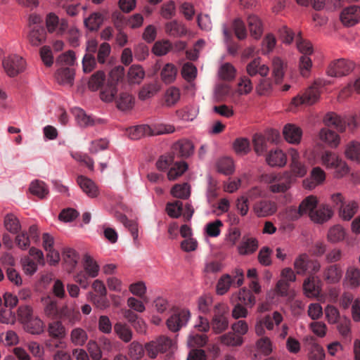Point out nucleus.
<instances>
[{
    "label": "nucleus",
    "instance_id": "1",
    "mask_svg": "<svg viewBox=\"0 0 360 360\" xmlns=\"http://www.w3.org/2000/svg\"><path fill=\"white\" fill-rule=\"evenodd\" d=\"M294 269L297 274L308 277L303 283V290L307 297H316L320 292L321 283L316 274L321 269V264L316 259H311L307 254H301L294 261Z\"/></svg>",
    "mask_w": 360,
    "mask_h": 360
},
{
    "label": "nucleus",
    "instance_id": "2",
    "mask_svg": "<svg viewBox=\"0 0 360 360\" xmlns=\"http://www.w3.org/2000/svg\"><path fill=\"white\" fill-rule=\"evenodd\" d=\"M229 307L224 303H217L213 308L210 321L211 329L215 334H221L229 328Z\"/></svg>",
    "mask_w": 360,
    "mask_h": 360
},
{
    "label": "nucleus",
    "instance_id": "3",
    "mask_svg": "<svg viewBox=\"0 0 360 360\" xmlns=\"http://www.w3.org/2000/svg\"><path fill=\"white\" fill-rule=\"evenodd\" d=\"M99 97L105 102L115 101L117 108L121 110L132 108L135 100L129 91H99Z\"/></svg>",
    "mask_w": 360,
    "mask_h": 360
},
{
    "label": "nucleus",
    "instance_id": "4",
    "mask_svg": "<svg viewBox=\"0 0 360 360\" xmlns=\"http://www.w3.org/2000/svg\"><path fill=\"white\" fill-rule=\"evenodd\" d=\"M323 122L327 127H333L339 132L345 131L347 127L351 131L357 127V122L354 117L342 119L334 112H328L323 118Z\"/></svg>",
    "mask_w": 360,
    "mask_h": 360
},
{
    "label": "nucleus",
    "instance_id": "5",
    "mask_svg": "<svg viewBox=\"0 0 360 360\" xmlns=\"http://www.w3.org/2000/svg\"><path fill=\"white\" fill-rule=\"evenodd\" d=\"M354 68L355 64L352 61L340 58L332 61L328 65L326 74L332 77H342L349 75Z\"/></svg>",
    "mask_w": 360,
    "mask_h": 360
},
{
    "label": "nucleus",
    "instance_id": "6",
    "mask_svg": "<svg viewBox=\"0 0 360 360\" xmlns=\"http://www.w3.org/2000/svg\"><path fill=\"white\" fill-rule=\"evenodd\" d=\"M173 346L172 340L165 335H161L155 340L146 344L145 349L148 356L151 359L157 357L158 353H164L171 349Z\"/></svg>",
    "mask_w": 360,
    "mask_h": 360
},
{
    "label": "nucleus",
    "instance_id": "7",
    "mask_svg": "<svg viewBox=\"0 0 360 360\" xmlns=\"http://www.w3.org/2000/svg\"><path fill=\"white\" fill-rule=\"evenodd\" d=\"M322 164L327 168L335 169L337 170L336 176L341 177L348 172V167L334 153L326 150L321 155Z\"/></svg>",
    "mask_w": 360,
    "mask_h": 360
},
{
    "label": "nucleus",
    "instance_id": "8",
    "mask_svg": "<svg viewBox=\"0 0 360 360\" xmlns=\"http://www.w3.org/2000/svg\"><path fill=\"white\" fill-rule=\"evenodd\" d=\"M4 71L9 77H15L24 71L25 68V60L15 54L5 58L2 61Z\"/></svg>",
    "mask_w": 360,
    "mask_h": 360
},
{
    "label": "nucleus",
    "instance_id": "9",
    "mask_svg": "<svg viewBox=\"0 0 360 360\" xmlns=\"http://www.w3.org/2000/svg\"><path fill=\"white\" fill-rule=\"evenodd\" d=\"M191 316L187 309H178L175 311L167 320L166 325L172 332H177L185 326Z\"/></svg>",
    "mask_w": 360,
    "mask_h": 360
},
{
    "label": "nucleus",
    "instance_id": "10",
    "mask_svg": "<svg viewBox=\"0 0 360 360\" xmlns=\"http://www.w3.org/2000/svg\"><path fill=\"white\" fill-rule=\"evenodd\" d=\"M252 210L257 217H266L274 214L277 210V206L272 201L261 200L253 205Z\"/></svg>",
    "mask_w": 360,
    "mask_h": 360
},
{
    "label": "nucleus",
    "instance_id": "11",
    "mask_svg": "<svg viewBox=\"0 0 360 360\" xmlns=\"http://www.w3.org/2000/svg\"><path fill=\"white\" fill-rule=\"evenodd\" d=\"M342 269L340 264H329L322 271L323 279L328 284L340 282L342 276Z\"/></svg>",
    "mask_w": 360,
    "mask_h": 360
},
{
    "label": "nucleus",
    "instance_id": "12",
    "mask_svg": "<svg viewBox=\"0 0 360 360\" xmlns=\"http://www.w3.org/2000/svg\"><path fill=\"white\" fill-rule=\"evenodd\" d=\"M320 98L319 91H300L292 100L291 105L295 107L309 105L315 103Z\"/></svg>",
    "mask_w": 360,
    "mask_h": 360
},
{
    "label": "nucleus",
    "instance_id": "13",
    "mask_svg": "<svg viewBox=\"0 0 360 360\" xmlns=\"http://www.w3.org/2000/svg\"><path fill=\"white\" fill-rule=\"evenodd\" d=\"M360 19V7L352 6L341 12L340 20L345 26L351 27L356 25Z\"/></svg>",
    "mask_w": 360,
    "mask_h": 360
},
{
    "label": "nucleus",
    "instance_id": "14",
    "mask_svg": "<svg viewBox=\"0 0 360 360\" xmlns=\"http://www.w3.org/2000/svg\"><path fill=\"white\" fill-rule=\"evenodd\" d=\"M71 112L75 116L77 124L80 127H87L97 124H101L102 122L101 120H95L91 116L86 115L85 111L80 108H72Z\"/></svg>",
    "mask_w": 360,
    "mask_h": 360
},
{
    "label": "nucleus",
    "instance_id": "15",
    "mask_svg": "<svg viewBox=\"0 0 360 360\" xmlns=\"http://www.w3.org/2000/svg\"><path fill=\"white\" fill-rule=\"evenodd\" d=\"M77 182L88 197L94 198L99 195L98 188L91 179L80 175L77 177Z\"/></svg>",
    "mask_w": 360,
    "mask_h": 360
},
{
    "label": "nucleus",
    "instance_id": "16",
    "mask_svg": "<svg viewBox=\"0 0 360 360\" xmlns=\"http://www.w3.org/2000/svg\"><path fill=\"white\" fill-rule=\"evenodd\" d=\"M288 155L290 158V168L292 172L298 176H303L307 173L305 165L300 161L299 153L294 148L288 150Z\"/></svg>",
    "mask_w": 360,
    "mask_h": 360
},
{
    "label": "nucleus",
    "instance_id": "17",
    "mask_svg": "<svg viewBox=\"0 0 360 360\" xmlns=\"http://www.w3.org/2000/svg\"><path fill=\"white\" fill-rule=\"evenodd\" d=\"M165 33L172 37H182L188 33L186 25L176 20L167 22L165 25Z\"/></svg>",
    "mask_w": 360,
    "mask_h": 360
},
{
    "label": "nucleus",
    "instance_id": "18",
    "mask_svg": "<svg viewBox=\"0 0 360 360\" xmlns=\"http://www.w3.org/2000/svg\"><path fill=\"white\" fill-rule=\"evenodd\" d=\"M258 248V240L248 235L243 236L238 246V252L240 255H248L254 253Z\"/></svg>",
    "mask_w": 360,
    "mask_h": 360
},
{
    "label": "nucleus",
    "instance_id": "19",
    "mask_svg": "<svg viewBox=\"0 0 360 360\" xmlns=\"http://www.w3.org/2000/svg\"><path fill=\"white\" fill-rule=\"evenodd\" d=\"M46 29L42 25H34L31 27L28 39L32 46H39L46 41Z\"/></svg>",
    "mask_w": 360,
    "mask_h": 360
},
{
    "label": "nucleus",
    "instance_id": "20",
    "mask_svg": "<svg viewBox=\"0 0 360 360\" xmlns=\"http://www.w3.org/2000/svg\"><path fill=\"white\" fill-rule=\"evenodd\" d=\"M193 145L188 140H181L176 142L172 148V155H176L182 158H188L193 153Z\"/></svg>",
    "mask_w": 360,
    "mask_h": 360
},
{
    "label": "nucleus",
    "instance_id": "21",
    "mask_svg": "<svg viewBox=\"0 0 360 360\" xmlns=\"http://www.w3.org/2000/svg\"><path fill=\"white\" fill-rule=\"evenodd\" d=\"M285 140L291 143H298L302 137V130L293 124H287L283 130Z\"/></svg>",
    "mask_w": 360,
    "mask_h": 360
},
{
    "label": "nucleus",
    "instance_id": "22",
    "mask_svg": "<svg viewBox=\"0 0 360 360\" xmlns=\"http://www.w3.org/2000/svg\"><path fill=\"white\" fill-rule=\"evenodd\" d=\"M326 179L325 172L319 167L312 169L310 174V179L305 180L304 184L309 189H313L317 185L321 184Z\"/></svg>",
    "mask_w": 360,
    "mask_h": 360
},
{
    "label": "nucleus",
    "instance_id": "23",
    "mask_svg": "<svg viewBox=\"0 0 360 360\" xmlns=\"http://www.w3.org/2000/svg\"><path fill=\"white\" fill-rule=\"evenodd\" d=\"M246 70L250 76L257 74L262 77H266L269 72V68L266 65H261L260 58H256L247 65Z\"/></svg>",
    "mask_w": 360,
    "mask_h": 360
},
{
    "label": "nucleus",
    "instance_id": "24",
    "mask_svg": "<svg viewBox=\"0 0 360 360\" xmlns=\"http://www.w3.org/2000/svg\"><path fill=\"white\" fill-rule=\"evenodd\" d=\"M266 161L271 167H283L286 164L287 158L281 150L276 149L268 153Z\"/></svg>",
    "mask_w": 360,
    "mask_h": 360
},
{
    "label": "nucleus",
    "instance_id": "25",
    "mask_svg": "<svg viewBox=\"0 0 360 360\" xmlns=\"http://www.w3.org/2000/svg\"><path fill=\"white\" fill-rule=\"evenodd\" d=\"M332 216V210L328 205H323L312 212L310 219L316 223L321 224L328 221Z\"/></svg>",
    "mask_w": 360,
    "mask_h": 360
},
{
    "label": "nucleus",
    "instance_id": "26",
    "mask_svg": "<svg viewBox=\"0 0 360 360\" xmlns=\"http://www.w3.org/2000/svg\"><path fill=\"white\" fill-rule=\"evenodd\" d=\"M56 319H60L63 321H68L71 323H75L80 319L79 311L69 307L68 305L62 307L58 309V315Z\"/></svg>",
    "mask_w": 360,
    "mask_h": 360
},
{
    "label": "nucleus",
    "instance_id": "27",
    "mask_svg": "<svg viewBox=\"0 0 360 360\" xmlns=\"http://www.w3.org/2000/svg\"><path fill=\"white\" fill-rule=\"evenodd\" d=\"M124 73L125 70L123 66L117 65L114 67L108 74V86L110 88H115L123 80Z\"/></svg>",
    "mask_w": 360,
    "mask_h": 360
},
{
    "label": "nucleus",
    "instance_id": "28",
    "mask_svg": "<svg viewBox=\"0 0 360 360\" xmlns=\"http://www.w3.org/2000/svg\"><path fill=\"white\" fill-rule=\"evenodd\" d=\"M41 303L46 316L51 319H56L58 315V309L56 300L50 296L41 297Z\"/></svg>",
    "mask_w": 360,
    "mask_h": 360
},
{
    "label": "nucleus",
    "instance_id": "29",
    "mask_svg": "<svg viewBox=\"0 0 360 360\" xmlns=\"http://www.w3.org/2000/svg\"><path fill=\"white\" fill-rule=\"evenodd\" d=\"M104 20V15L99 12L92 13L88 18H85L84 23L85 27L91 32L97 31Z\"/></svg>",
    "mask_w": 360,
    "mask_h": 360
},
{
    "label": "nucleus",
    "instance_id": "30",
    "mask_svg": "<svg viewBox=\"0 0 360 360\" xmlns=\"http://www.w3.org/2000/svg\"><path fill=\"white\" fill-rule=\"evenodd\" d=\"M145 77V71L140 65H132L127 72V78L130 84H140Z\"/></svg>",
    "mask_w": 360,
    "mask_h": 360
},
{
    "label": "nucleus",
    "instance_id": "31",
    "mask_svg": "<svg viewBox=\"0 0 360 360\" xmlns=\"http://www.w3.org/2000/svg\"><path fill=\"white\" fill-rule=\"evenodd\" d=\"M75 70L70 68H62L57 70L56 79L57 82L63 85H71L73 83Z\"/></svg>",
    "mask_w": 360,
    "mask_h": 360
},
{
    "label": "nucleus",
    "instance_id": "32",
    "mask_svg": "<svg viewBox=\"0 0 360 360\" xmlns=\"http://www.w3.org/2000/svg\"><path fill=\"white\" fill-rule=\"evenodd\" d=\"M318 205V200L316 197L314 195H309L306 197L298 206V209L303 216L308 214L311 217V214L316 208Z\"/></svg>",
    "mask_w": 360,
    "mask_h": 360
},
{
    "label": "nucleus",
    "instance_id": "33",
    "mask_svg": "<svg viewBox=\"0 0 360 360\" xmlns=\"http://www.w3.org/2000/svg\"><path fill=\"white\" fill-rule=\"evenodd\" d=\"M63 258L67 266V270L71 273L78 263L79 255L74 249L68 248L64 249Z\"/></svg>",
    "mask_w": 360,
    "mask_h": 360
},
{
    "label": "nucleus",
    "instance_id": "34",
    "mask_svg": "<svg viewBox=\"0 0 360 360\" xmlns=\"http://www.w3.org/2000/svg\"><path fill=\"white\" fill-rule=\"evenodd\" d=\"M149 131H150V126L141 124L128 128L127 129V135L131 139L138 140L146 135L149 136Z\"/></svg>",
    "mask_w": 360,
    "mask_h": 360
},
{
    "label": "nucleus",
    "instance_id": "35",
    "mask_svg": "<svg viewBox=\"0 0 360 360\" xmlns=\"http://www.w3.org/2000/svg\"><path fill=\"white\" fill-rule=\"evenodd\" d=\"M114 331L123 342H129L133 337V332L126 323L117 322L114 326Z\"/></svg>",
    "mask_w": 360,
    "mask_h": 360
},
{
    "label": "nucleus",
    "instance_id": "36",
    "mask_svg": "<svg viewBox=\"0 0 360 360\" xmlns=\"http://www.w3.org/2000/svg\"><path fill=\"white\" fill-rule=\"evenodd\" d=\"M23 325L25 330L33 335H39L44 331V323L37 316H33Z\"/></svg>",
    "mask_w": 360,
    "mask_h": 360
},
{
    "label": "nucleus",
    "instance_id": "37",
    "mask_svg": "<svg viewBox=\"0 0 360 360\" xmlns=\"http://www.w3.org/2000/svg\"><path fill=\"white\" fill-rule=\"evenodd\" d=\"M320 139L330 147H337L340 143V136L333 131L323 128L320 131L319 133Z\"/></svg>",
    "mask_w": 360,
    "mask_h": 360
},
{
    "label": "nucleus",
    "instance_id": "38",
    "mask_svg": "<svg viewBox=\"0 0 360 360\" xmlns=\"http://www.w3.org/2000/svg\"><path fill=\"white\" fill-rule=\"evenodd\" d=\"M84 271L88 274L90 278H95L98 276L99 266L97 262L89 255H85L84 257Z\"/></svg>",
    "mask_w": 360,
    "mask_h": 360
},
{
    "label": "nucleus",
    "instance_id": "39",
    "mask_svg": "<svg viewBox=\"0 0 360 360\" xmlns=\"http://www.w3.org/2000/svg\"><path fill=\"white\" fill-rule=\"evenodd\" d=\"M273 75L276 83H280L284 76L287 68L286 63L278 57L272 60Z\"/></svg>",
    "mask_w": 360,
    "mask_h": 360
},
{
    "label": "nucleus",
    "instance_id": "40",
    "mask_svg": "<svg viewBox=\"0 0 360 360\" xmlns=\"http://www.w3.org/2000/svg\"><path fill=\"white\" fill-rule=\"evenodd\" d=\"M30 191L32 194L43 199L49 194V188L46 184L40 180L33 181L30 186Z\"/></svg>",
    "mask_w": 360,
    "mask_h": 360
},
{
    "label": "nucleus",
    "instance_id": "41",
    "mask_svg": "<svg viewBox=\"0 0 360 360\" xmlns=\"http://www.w3.org/2000/svg\"><path fill=\"white\" fill-rule=\"evenodd\" d=\"M345 280L351 288L360 286V269L354 267H349L346 271Z\"/></svg>",
    "mask_w": 360,
    "mask_h": 360
},
{
    "label": "nucleus",
    "instance_id": "42",
    "mask_svg": "<svg viewBox=\"0 0 360 360\" xmlns=\"http://www.w3.org/2000/svg\"><path fill=\"white\" fill-rule=\"evenodd\" d=\"M70 338V342L75 346L81 347L86 343L88 339V335L84 329L81 328H75L71 330Z\"/></svg>",
    "mask_w": 360,
    "mask_h": 360
},
{
    "label": "nucleus",
    "instance_id": "43",
    "mask_svg": "<svg viewBox=\"0 0 360 360\" xmlns=\"http://www.w3.org/2000/svg\"><path fill=\"white\" fill-rule=\"evenodd\" d=\"M48 333L53 339H63L65 336V328L60 321H54L49 324Z\"/></svg>",
    "mask_w": 360,
    "mask_h": 360
},
{
    "label": "nucleus",
    "instance_id": "44",
    "mask_svg": "<svg viewBox=\"0 0 360 360\" xmlns=\"http://www.w3.org/2000/svg\"><path fill=\"white\" fill-rule=\"evenodd\" d=\"M358 205L354 201H349L348 203L345 202L342 207H340V217L344 220L349 221L355 214Z\"/></svg>",
    "mask_w": 360,
    "mask_h": 360
},
{
    "label": "nucleus",
    "instance_id": "45",
    "mask_svg": "<svg viewBox=\"0 0 360 360\" xmlns=\"http://www.w3.org/2000/svg\"><path fill=\"white\" fill-rule=\"evenodd\" d=\"M4 226L10 233L16 234L18 233L21 229V225L19 219L13 214H7L4 217Z\"/></svg>",
    "mask_w": 360,
    "mask_h": 360
},
{
    "label": "nucleus",
    "instance_id": "46",
    "mask_svg": "<svg viewBox=\"0 0 360 360\" xmlns=\"http://www.w3.org/2000/svg\"><path fill=\"white\" fill-rule=\"evenodd\" d=\"M248 23L251 35L255 39L259 38L262 34V26L259 18L254 15H250Z\"/></svg>",
    "mask_w": 360,
    "mask_h": 360
},
{
    "label": "nucleus",
    "instance_id": "47",
    "mask_svg": "<svg viewBox=\"0 0 360 360\" xmlns=\"http://www.w3.org/2000/svg\"><path fill=\"white\" fill-rule=\"evenodd\" d=\"M237 299L241 304L247 307H252L255 304V297L250 290L245 288L240 290Z\"/></svg>",
    "mask_w": 360,
    "mask_h": 360
},
{
    "label": "nucleus",
    "instance_id": "48",
    "mask_svg": "<svg viewBox=\"0 0 360 360\" xmlns=\"http://www.w3.org/2000/svg\"><path fill=\"white\" fill-rule=\"evenodd\" d=\"M207 340V335L193 332L188 337L187 345L193 349H195V347H202L206 345Z\"/></svg>",
    "mask_w": 360,
    "mask_h": 360
},
{
    "label": "nucleus",
    "instance_id": "49",
    "mask_svg": "<svg viewBox=\"0 0 360 360\" xmlns=\"http://www.w3.org/2000/svg\"><path fill=\"white\" fill-rule=\"evenodd\" d=\"M345 155L348 159L360 163V143L351 141L348 143L345 150Z\"/></svg>",
    "mask_w": 360,
    "mask_h": 360
},
{
    "label": "nucleus",
    "instance_id": "50",
    "mask_svg": "<svg viewBox=\"0 0 360 360\" xmlns=\"http://www.w3.org/2000/svg\"><path fill=\"white\" fill-rule=\"evenodd\" d=\"M177 70L176 67L171 64H166L161 71V79L165 84H171L176 78Z\"/></svg>",
    "mask_w": 360,
    "mask_h": 360
},
{
    "label": "nucleus",
    "instance_id": "51",
    "mask_svg": "<svg viewBox=\"0 0 360 360\" xmlns=\"http://www.w3.org/2000/svg\"><path fill=\"white\" fill-rule=\"evenodd\" d=\"M249 91H214V98L218 102H236L235 96H239L243 94H248Z\"/></svg>",
    "mask_w": 360,
    "mask_h": 360
},
{
    "label": "nucleus",
    "instance_id": "52",
    "mask_svg": "<svg viewBox=\"0 0 360 360\" xmlns=\"http://www.w3.org/2000/svg\"><path fill=\"white\" fill-rule=\"evenodd\" d=\"M106 81V76L103 70H98L90 77L88 85L91 89L102 88Z\"/></svg>",
    "mask_w": 360,
    "mask_h": 360
},
{
    "label": "nucleus",
    "instance_id": "53",
    "mask_svg": "<svg viewBox=\"0 0 360 360\" xmlns=\"http://www.w3.org/2000/svg\"><path fill=\"white\" fill-rule=\"evenodd\" d=\"M290 180L288 177L278 176L276 183L269 186V189L273 193H283L290 187Z\"/></svg>",
    "mask_w": 360,
    "mask_h": 360
},
{
    "label": "nucleus",
    "instance_id": "54",
    "mask_svg": "<svg viewBox=\"0 0 360 360\" xmlns=\"http://www.w3.org/2000/svg\"><path fill=\"white\" fill-rule=\"evenodd\" d=\"M188 169V165L185 162H176L167 173L168 179L171 181L176 180L181 176Z\"/></svg>",
    "mask_w": 360,
    "mask_h": 360
},
{
    "label": "nucleus",
    "instance_id": "55",
    "mask_svg": "<svg viewBox=\"0 0 360 360\" xmlns=\"http://www.w3.org/2000/svg\"><path fill=\"white\" fill-rule=\"evenodd\" d=\"M171 193L174 198L187 199L191 194L190 186L187 183L176 184L172 187Z\"/></svg>",
    "mask_w": 360,
    "mask_h": 360
},
{
    "label": "nucleus",
    "instance_id": "56",
    "mask_svg": "<svg viewBox=\"0 0 360 360\" xmlns=\"http://www.w3.org/2000/svg\"><path fill=\"white\" fill-rule=\"evenodd\" d=\"M183 211V203L180 200L167 202L166 205V212L172 218H179Z\"/></svg>",
    "mask_w": 360,
    "mask_h": 360
},
{
    "label": "nucleus",
    "instance_id": "57",
    "mask_svg": "<svg viewBox=\"0 0 360 360\" xmlns=\"http://www.w3.org/2000/svg\"><path fill=\"white\" fill-rule=\"evenodd\" d=\"M260 321L267 330H271L274 328V321L276 325H279L283 321V316L278 311H274L272 317L270 315H266L260 319Z\"/></svg>",
    "mask_w": 360,
    "mask_h": 360
},
{
    "label": "nucleus",
    "instance_id": "58",
    "mask_svg": "<svg viewBox=\"0 0 360 360\" xmlns=\"http://www.w3.org/2000/svg\"><path fill=\"white\" fill-rule=\"evenodd\" d=\"M345 230L340 225H336L330 228L328 233V239L331 243H338L341 241L345 238Z\"/></svg>",
    "mask_w": 360,
    "mask_h": 360
},
{
    "label": "nucleus",
    "instance_id": "59",
    "mask_svg": "<svg viewBox=\"0 0 360 360\" xmlns=\"http://www.w3.org/2000/svg\"><path fill=\"white\" fill-rule=\"evenodd\" d=\"M172 49V44L169 40L158 41L153 47V53L156 56H164Z\"/></svg>",
    "mask_w": 360,
    "mask_h": 360
},
{
    "label": "nucleus",
    "instance_id": "60",
    "mask_svg": "<svg viewBox=\"0 0 360 360\" xmlns=\"http://www.w3.org/2000/svg\"><path fill=\"white\" fill-rule=\"evenodd\" d=\"M179 98V91H164L161 98V104L164 106L171 107L175 105Z\"/></svg>",
    "mask_w": 360,
    "mask_h": 360
},
{
    "label": "nucleus",
    "instance_id": "61",
    "mask_svg": "<svg viewBox=\"0 0 360 360\" xmlns=\"http://www.w3.org/2000/svg\"><path fill=\"white\" fill-rule=\"evenodd\" d=\"M222 344L229 346H239L243 343V338L233 333H227L220 336Z\"/></svg>",
    "mask_w": 360,
    "mask_h": 360
},
{
    "label": "nucleus",
    "instance_id": "62",
    "mask_svg": "<svg viewBox=\"0 0 360 360\" xmlns=\"http://www.w3.org/2000/svg\"><path fill=\"white\" fill-rule=\"evenodd\" d=\"M218 171L224 174H231L233 172V162L230 158H222L217 162Z\"/></svg>",
    "mask_w": 360,
    "mask_h": 360
},
{
    "label": "nucleus",
    "instance_id": "63",
    "mask_svg": "<svg viewBox=\"0 0 360 360\" xmlns=\"http://www.w3.org/2000/svg\"><path fill=\"white\" fill-rule=\"evenodd\" d=\"M128 354L134 360L140 359L144 354L142 345L136 341L132 342L129 346Z\"/></svg>",
    "mask_w": 360,
    "mask_h": 360
},
{
    "label": "nucleus",
    "instance_id": "64",
    "mask_svg": "<svg viewBox=\"0 0 360 360\" xmlns=\"http://www.w3.org/2000/svg\"><path fill=\"white\" fill-rule=\"evenodd\" d=\"M308 358L309 360H324L325 352L323 347L316 342H312Z\"/></svg>",
    "mask_w": 360,
    "mask_h": 360
}]
</instances>
